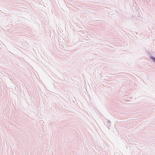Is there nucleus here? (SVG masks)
<instances>
[{
    "label": "nucleus",
    "mask_w": 155,
    "mask_h": 155,
    "mask_svg": "<svg viewBox=\"0 0 155 155\" xmlns=\"http://www.w3.org/2000/svg\"><path fill=\"white\" fill-rule=\"evenodd\" d=\"M150 58L153 61H154L155 62V58L153 57H150Z\"/></svg>",
    "instance_id": "nucleus-1"
}]
</instances>
